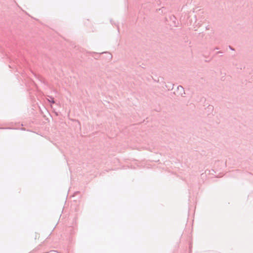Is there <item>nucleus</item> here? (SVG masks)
I'll list each match as a JSON object with an SVG mask.
<instances>
[{
    "label": "nucleus",
    "instance_id": "nucleus-1",
    "mask_svg": "<svg viewBox=\"0 0 253 253\" xmlns=\"http://www.w3.org/2000/svg\"><path fill=\"white\" fill-rule=\"evenodd\" d=\"M40 238V235L38 233H36L35 239H39Z\"/></svg>",
    "mask_w": 253,
    "mask_h": 253
},
{
    "label": "nucleus",
    "instance_id": "nucleus-2",
    "mask_svg": "<svg viewBox=\"0 0 253 253\" xmlns=\"http://www.w3.org/2000/svg\"><path fill=\"white\" fill-rule=\"evenodd\" d=\"M49 102H51V103H54V100H53V99H51V100H49Z\"/></svg>",
    "mask_w": 253,
    "mask_h": 253
}]
</instances>
